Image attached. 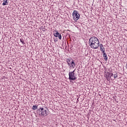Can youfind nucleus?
<instances>
[{
	"mask_svg": "<svg viewBox=\"0 0 127 127\" xmlns=\"http://www.w3.org/2000/svg\"><path fill=\"white\" fill-rule=\"evenodd\" d=\"M89 44L91 48L97 49L100 46V41L99 39L96 37H92L89 41Z\"/></svg>",
	"mask_w": 127,
	"mask_h": 127,
	"instance_id": "obj_1",
	"label": "nucleus"
},
{
	"mask_svg": "<svg viewBox=\"0 0 127 127\" xmlns=\"http://www.w3.org/2000/svg\"><path fill=\"white\" fill-rule=\"evenodd\" d=\"M39 111H40V116L42 118H45V117H47L48 116V112H47V109H45L43 108H41L39 109Z\"/></svg>",
	"mask_w": 127,
	"mask_h": 127,
	"instance_id": "obj_2",
	"label": "nucleus"
},
{
	"mask_svg": "<svg viewBox=\"0 0 127 127\" xmlns=\"http://www.w3.org/2000/svg\"><path fill=\"white\" fill-rule=\"evenodd\" d=\"M66 63L68 66H69V68H75V67H76V64L75 63V62H74V61L73 60L67 59Z\"/></svg>",
	"mask_w": 127,
	"mask_h": 127,
	"instance_id": "obj_3",
	"label": "nucleus"
},
{
	"mask_svg": "<svg viewBox=\"0 0 127 127\" xmlns=\"http://www.w3.org/2000/svg\"><path fill=\"white\" fill-rule=\"evenodd\" d=\"M76 71V69H75L73 71L69 72L68 76H69V80H71L72 81H74V80H76L77 78L75 76V73H74Z\"/></svg>",
	"mask_w": 127,
	"mask_h": 127,
	"instance_id": "obj_4",
	"label": "nucleus"
},
{
	"mask_svg": "<svg viewBox=\"0 0 127 127\" xmlns=\"http://www.w3.org/2000/svg\"><path fill=\"white\" fill-rule=\"evenodd\" d=\"M72 16L73 17L74 20L75 21H77L79 18H80V14L78 12V11L76 10H74L73 13H72Z\"/></svg>",
	"mask_w": 127,
	"mask_h": 127,
	"instance_id": "obj_5",
	"label": "nucleus"
},
{
	"mask_svg": "<svg viewBox=\"0 0 127 127\" xmlns=\"http://www.w3.org/2000/svg\"><path fill=\"white\" fill-rule=\"evenodd\" d=\"M106 78H107V80H110V79H112V77L114 75V74L111 73L110 72H105Z\"/></svg>",
	"mask_w": 127,
	"mask_h": 127,
	"instance_id": "obj_6",
	"label": "nucleus"
},
{
	"mask_svg": "<svg viewBox=\"0 0 127 127\" xmlns=\"http://www.w3.org/2000/svg\"><path fill=\"white\" fill-rule=\"evenodd\" d=\"M54 36H55V37H58V38H59L61 40L62 38V36H61V34H60L59 32H58V31H54Z\"/></svg>",
	"mask_w": 127,
	"mask_h": 127,
	"instance_id": "obj_7",
	"label": "nucleus"
},
{
	"mask_svg": "<svg viewBox=\"0 0 127 127\" xmlns=\"http://www.w3.org/2000/svg\"><path fill=\"white\" fill-rule=\"evenodd\" d=\"M100 50L102 51V53L105 52V48L103 47V45L102 44L100 45Z\"/></svg>",
	"mask_w": 127,
	"mask_h": 127,
	"instance_id": "obj_8",
	"label": "nucleus"
},
{
	"mask_svg": "<svg viewBox=\"0 0 127 127\" xmlns=\"http://www.w3.org/2000/svg\"><path fill=\"white\" fill-rule=\"evenodd\" d=\"M8 4V0H3L2 5H7Z\"/></svg>",
	"mask_w": 127,
	"mask_h": 127,
	"instance_id": "obj_9",
	"label": "nucleus"
},
{
	"mask_svg": "<svg viewBox=\"0 0 127 127\" xmlns=\"http://www.w3.org/2000/svg\"><path fill=\"white\" fill-rule=\"evenodd\" d=\"M103 57L105 59V61H107L108 60V57H107V54H106V52H104L103 53Z\"/></svg>",
	"mask_w": 127,
	"mask_h": 127,
	"instance_id": "obj_10",
	"label": "nucleus"
},
{
	"mask_svg": "<svg viewBox=\"0 0 127 127\" xmlns=\"http://www.w3.org/2000/svg\"><path fill=\"white\" fill-rule=\"evenodd\" d=\"M32 110H37V106L36 105L33 106Z\"/></svg>",
	"mask_w": 127,
	"mask_h": 127,
	"instance_id": "obj_11",
	"label": "nucleus"
},
{
	"mask_svg": "<svg viewBox=\"0 0 127 127\" xmlns=\"http://www.w3.org/2000/svg\"><path fill=\"white\" fill-rule=\"evenodd\" d=\"M117 77H118V75H117V73L114 74V79H116V78H117Z\"/></svg>",
	"mask_w": 127,
	"mask_h": 127,
	"instance_id": "obj_12",
	"label": "nucleus"
},
{
	"mask_svg": "<svg viewBox=\"0 0 127 127\" xmlns=\"http://www.w3.org/2000/svg\"><path fill=\"white\" fill-rule=\"evenodd\" d=\"M21 42H22V41L21 40Z\"/></svg>",
	"mask_w": 127,
	"mask_h": 127,
	"instance_id": "obj_13",
	"label": "nucleus"
}]
</instances>
